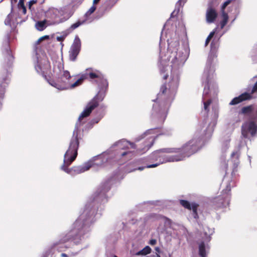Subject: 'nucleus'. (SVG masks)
<instances>
[{"label":"nucleus","mask_w":257,"mask_h":257,"mask_svg":"<svg viewBox=\"0 0 257 257\" xmlns=\"http://www.w3.org/2000/svg\"><path fill=\"white\" fill-rule=\"evenodd\" d=\"M63 255L66 256V255L65 254H63Z\"/></svg>","instance_id":"nucleus-46"},{"label":"nucleus","mask_w":257,"mask_h":257,"mask_svg":"<svg viewBox=\"0 0 257 257\" xmlns=\"http://www.w3.org/2000/svg\"><path fill=\"white\" fill-rule=\"evenodd\" d=\"M86 79H96L95 82L102 90H106L108 87V83L104 75L99 71H93L91 69H87L86 72L73 83L72 87L81 85L83 80Z\"/></svg>","instance_id":"nucleus-4"},{"label":"nucleus","mask_w":257,"mask_h":257,"mask_svg":"<svg viewBox=\"0 0 257 257\" xmlns=\"http://www.w3.org/2000/svg\"><path fill=\"white\" fill-rule=\"evenodd\" d=\"M230 189L227 187L226 189L222 191L221 195L213 199L212 206L214 210H217L229 206L230 198Z\"/></svg>","instance_id":"nucleus-8"},{"label":"nucleus","mask_w":257,"mask_h":257,"mask_svg":"<svg viewBox=\"0 0 257 257\" xmlns=\"http://www.w3.org/2000/svg\"><path fill=\"white\" fill-rule=\"evenodd\" d=\"M71 76L70 72L67 70H64L63 74L59 77L56 81H48L49 83L60 90H64L67 89L73 88L75 87H72L74 83H71L70 80Z\"/></svg>","instance_id":"nucleus-6"},{"label":"nucleus","mask_w":257,"mask_h":257,"mask_svg":"<svg viewBox=\"0 0 257 257\" xmlns=\"http://www.w3.org/2000/svg\"><path fill=\"white\" fill-rule=\"evenodd\" d=\"M81 48V41L78 37L75 39L74 42L69 51V58L72 61H75L79 53Z\"/></svg>","instance_id":"nucleus-15"},{"label":"nucleus","mask_w":257,"mask_h":257,"mask_svg":"<svg viewBox=\"0 0 257 257\" xmlns=\"http://www.w3.org/2000/svg\"><path fill=\"white\" fill-rule=\"evenodd\" d=\"M231 1H225L221 7V12L222 20L220 22V28L222 29L227 24L228 20V16L225 12V8L230 3Z\"/></svg>","instance_id":"nucleus-19"},{"label":"nucleus","mask_w":257,"mask_h":257,"mask_svg":"<svg viewBox=\"0 0 257 257\" xmlns=\"http://www.w3.org/2000/svg\"><path fill=\"white\" fill-rule=\"evenodd\" d=\"M37 1H29V8H30L31 7L36 4L37 3Z\"/></svg>","instance_id":"nucleus-35"},{"label":"nucleus","mask_w":257,"mask_h":257,"mask_svg":"<svg viewBox=\"0 0 257 257\" xmlns=\"http://www.w3.org/2000/svg\"><path fill=\"white\" fill-rule=\"evenodd\" d=\"M180 204L185 209H187L189 210H192L193 212V216L194 218L197 219L198 218V208L199 206V205L196 202L190 203L189 201L181 199L179 200Z\"/></svg>","instance_id":"nucleus-14"},{"label":"nucleus","mask_w":257,"mask_h":257,"mask_svg":"<svg viewBox=\"0 0 257 257\" xmlns=\"http://www.w3.org/2000/svg\"><path fill=\"white\" fill-rule=\"evenodd\" d=\"M181 2H182V1H178V3H177V4H178L179 5H181Z\"/></svg>","instance_id":"nucleus-38"},{"label":"nucleus","mask_w":257,"mask_h":257,"mask_svg":"<svg viewBox=\"0 0 257 257\" xmlns=\"http://www.w3.org/2000/svg\"><path fill=\"white\" fill-rule=\"evenodd\" d=\"M80 139V131L77 127H75L68 149L64 154L63 164L61 166V169L68 174H72V172L76 174L83 173L89 170L94 165L93 161H89L82 166H73L71 168H68L77 158L79 146V140Z\"/></svg>","instance_id":"nucleus-1"},{"label":"nucleus","mask_w":257,"mask_h":257,"mask_svg":"<svg viewBox=\"0 0 257 257\" xmlns=\"http://www.w3.org/2000/svg\"><path fill=\"white\" fill-rule=\"evenodd\" d=\"M163 79H167V78L168 77V75H167V74H165V75H164V76H163Z\"/></svg>","instance_id":"nucleus-37"},{"label":"nucleus","mask_w":257,"mask_h":257,"mask_svg":"<svg viewBox=\"0 0 257 257\" xmlns=\"http://www.w3.org/2000/svg\"><path fill=\"white\" fill-rule=\"evenodd\" d=\"M255 92H257V81L253 85L250 93L245 92L241 93L238 96L233 98L229 104L235 105L243 101L251 100L253 98L252 94Z\"/></svg>","instance_id":"nucleus-11"},{"label":"nucleus","mask_w":257,"mask_h":257,"mask_svg":"<svg viewBox=\"0 0 257 257\" xmlns=\"http://www.w3.org/2000/svg\"><path fill=\"white\" fill-rule=\"evenodd\" d=\"M128 153V152H124L121 154V156L123 157Z\"/></svg>","instance_id":"nucleus-36"},{"label":"nucleus","mask_w":257,"mask_h":257,"mask_svg":"<svg viewBox=\"0 0 257 257\" xmlns=\"http://www.w3.org/2000/svg\"><path fill=\"white\" fill-rule=\"evenodd\" d=\"M3 56V64L5 67H10L13 62L14 56L8 41L3 42L2 47Z\"/></svg>","instance_id":"nucleus-10"},{"label":"nucleus","mask_w":257,"mask_h":257,"mask_svg":"<svg viewBox=\"0 0 257 257\" xmlns=\"http://www.w3.org/2000/svg\"><path fill=\"white\" fill-rule=\"evenodd\" d=\"M151 251V248L149 246H146L143 249L139 251L137 255H147L149 254Z\"/></svg>","instance_id":"nucleus-26"},{"label":"nucleus","mask_w":257,"mask_h":257,"mask_svg":"<svg viewBox=\"0 0 257 257\" xmlns=\"http://www.w3.org/2000/svg\"><path fill=\"white\" fill-rule=\"evenodd\" d=\"M131 145L132 146V147H133V148H134V145L133 144H131Z\"/></svg>","instance_id":"nucleus-41"},{"label":"nucleus","mask_w":257,"mask_h":257,"mask_svg":"<svg viewBox=\"0 0 257 257\" xmlns=\"http://www.w3.org/2000/svg\"><path fill=\"white\" fill-rule=\"evenodd\" d=\"M234 155H235V153L233 152L232 154V156H234Z\"/></svg>","instance_id":"nucleus-40"},{"label":"nucleus","mask_w":257,"mask_h":257,"mask_svg":"<svg viewBox=\"0 0 257 257\" xmlns=\"http://www.w3.org/2000/svg\"><path fill=\"white\" fill-rule=\"evenodd\" d=\"M12 15L11 14H9L5 21V24L8 26H11V22L12 20Z\"/></svg>","instance_id":"nucleus-28"},{"label":"nucleus","mask_w":257,"mask_h":257,"mask_svg":"<svg viewBox=\"0 0 257 257\" xmlns=\"http://www.w3.org/2000/svg\"><path fill=\"white\" fill-rule=\"evenodd\" d=\"M157 243V241L155 239H151L150 241V244L154 245H155Z\"/></svg>","instance_id":"nucleus-32"},{"label":"nucleus","mask_w":257,"mask_h":257,"mask_svg":"<svg viewBox=\"0 0 257 257\" xmlns=\"http://www.w3.org/2000/svg\"><path fill=\"white\" fill-rule=\"evenodd\" d=\"M170 56L169 60L171 61L173 67H178L185 62V58L181 56L176 51L172 52Z\"/></svg>","instance_id":"nucleus-16"},{"label":"nucleus","mask_w":257,"mask_h":257,"mask_svg":"<svg viewBox=\"0 0 257 257\" xmlns=\"http://www.w3.org/2000/svg\"><path fill=\"white\" fill-rule=\"evenodd\" d=\"M104 98V94L98 92L87 104L85 108L79 116L78 120L80 121L83 118L90 115L92 111L99 106L100 102L102 101Z\"/></svg>","instance_id":"nucleus-7"},{"label":"nucleus","mask_w":257,"mask_h":257,"mask_svg":"<svg viewBox=\"0 0 257 257\" xmlns=\"http://www.w3.org/2000/svg\"><path fill=\"white\" fill-rule=\"evenodd\" d=\"M254 120H251L249 123L242 124L241 126V135L244 138H248L250 133L251 136H254L256 133L257 126Z\"/></svg>","instance_id":"nucleus-12"},{"label":"nucleus","mask_w":257,"mask_h":257,"mask_svg":"<svg viewBox=\"0 0 257 257\" xmlns=\"http://www.w3.org/2000/svg\"><path fill=\"white\" fill-rule=\"evenodd\" d=\"M179 12V10L176 12V10H174L172 13H171V18H173L174 17L175 15H176L177 14V13H178Z\"/></svg>","instance_id":"nucleus-34"},{"label":"nucleus","mask_w":257,"mask_h":257,"mask_svg":"<svg viewBox=\"0 0 257 257\" xmlns=\"http://www.w3.org/2000/svg\"><path fill=\"white\" fill-rule=\"evenodd\" d=\"M239 114L248 115L250 119L257 122V109L255 110L252 104L242 107Z\"/></svg>","instance_id":"nucleus-13"},{"label":"nucleus","mask_w":257,"mask_h":257,"mask_svg":"<svg viewBox=\"0 0 257 257\" xmlns=\"http://www.w3.org/2000/svg\"><path fill=\"white\" fill-rule=\"evenodd\" d=\"M35 69L38 73L41 74L45 79L47 80V75L51 72V65L46 56L38 59Z\"/></svg>","instance_id":"nucleus-9"},{"label":"nucleus","mask_w":257,"mask_h":257,"mask_svg":"<svg viewBox=\"0 0 257 257\" xmlns=\"http://www.w3.org/2000/svg\"><path fill=\"white\" fill-rule=\"evenodd\" d=\"M46 20L38 21L36 24L37 29L39 31H43L46 27Z\"/></svg>","instance_id":"nucleus-21"},{"label":"nucleus","mask_w":257,"mask_h":257,"mask_svg":"<svg viewBox=\"0 0 257 257\" xmlns=\"http://www.w3.org/2000/svg\"><path fill=\"white\" fill-rule=\"evenodd\" d=\"M84 21H82V22H81V21H78L76 23L72 24L70 27L69 28V30H70V31H73L74 29H76L77 28H78V27H79L80 25H81L82 24H83L84 23Z\"/></svg>","instance_id":"nucleus-27"},{"label":"nucleus","mask_w":257,"mask_h":257,"mask_svg":"<svg viewBox=\"0 0 257 257\" xmlns=\"http://www.w3.org/2000/svg\"><path fill=\"white\" fill-rule=\"evenodd\" d=\"M49 39H50V37L48 35H45V36H43L40 37L35 42V46H34L35 51L37 53V46L39 45L41 42H42L43 41L45 40H49Z\"/></svg>","instance_id":"nucleus-24"},{"label":"nucleus","mask_w":257,"mask_h":257,"mask_svg":"<svg viewBox=\"0 0 257 257\" xmlns=\"http://www.w3.org/2000/svg\"><path fill=\"white\" fill-rule=\"evenodd\" d=\"M211 103V99H208L204 102V108L207 112L209 111L208 107H209V105H210Z\"/></svg>","instance_id":"nucleus-29"},{"label":"nucleus","mask_w":257,"mask_h":257,"mask_svg":"<svg viewBox=\"0 0 257 257\" xmlns=\"http://www.w3.org/2000/svg\"><path fill=\"white\" fill-rule=\"evenodd\" d=\"M99 2V1H93V6L85 13V16L86 17H89L92 13L94 12L96 9L95 5L98 4Z\"/></svg>","instance_id":"nucleus-25"},{"label":"nucleus","mask_w":257,"mask_h":257,"mask_svg":"<svg viewBox=\"0 0 257 257\" xmlns=\"http://www.w3.org/2000/svg\"><path fill=\"white\" fill-rule=\"evenodd\" d=\"M167 219L169 221H171L170 219H169L168 218H167Z\"/></svg>","instance_id":"nucleus-43"},{"label":"nucleus","mask_w":257,"mask_h":257,"mask_svg":"<svg viewBox=\"0 0 257 257\" xmlns=\"http://www.w3.org/2000/svg\"><path fill=\"white\" fill-rule=\"evenodd\" d=\"M160 135H157L155 137H149L147 138L144 142V147L142 148H139L138 151L141 154L145 153L148 151L155 143L156 139Z\"/></svg>","instance_id":"nucleus-17"},{"label":"nucleus","mask_w":257,"mask_h":257,"mask_svg":"<svg viewBox=\"0 0 257 257\" xmlns=\"http://www.w3.org/2000/svg\"><path fill=\"white\" fill-rule=\"evenodd\" d=\"M225 165L226 166V167H227V164L225 163Z\"/></svg>","instance_id":"nucleus-44"},{"label":"nucleus","mask_w":257,"mask_h":257,"mask_svg":"<svg viewBox=\"0 0 257 257\" xmlns=\"http://www.w3.org/2000/svg\"><path fill=\"white\" fill-rule=\"evenodd\" d=\"M214 34H215L214 32H211L209 34V35L207 37V39H206V41H205V46H207L209 44V43L211 39L214 36Z\"/></svg>","instance_id":"nucleus-30"},{"label":"nucleus","mask_w":257,"mask_h":257,"mask_svg":"<svg viewBox=\"0 0 257 257\" xmlns=\"http://www.w3.org/2000/svg\"><path fill=\"white\" fill-rule=\"evenodd\" d=\"M157 257H161V256L159 254H157Z\"/></svg>","instance_id":"nucleus-42"},{"label":"nucleus","mask_w":257,"mask_h":257,"mask_svg":"<svg viewBox=\"0 0 257 257\" xmlns=\"http://www.w3.org/2000/svg\"><path fill=\"white\" fill-rule=\"evenodd\" d=\"M113 257H118L116 255H114Z\"/></svg>","instance_id":"nucleus-45"},{"label":"nucleus","mask_w":257,"mask_h":257,"mask_svg":"<svg viewBox=\"0 0 257 257\" xmlns=\"http://www.w3.org/2000/svg\"><path fill=\"white\" fill-rule=\"evenodd\" d=\"M100 119H98V118H95V119H93L92 120H91V122L92 123H97L99 122Z\"/></svg>","instance_id":"nucleus-33"},{"label":"nucleus","mask_w":257,"mask_h":257,"mask_svg":"<svg viewBox=\"0 0 257 257\" xmlns=\"http://www.w3.org/2000/svg\"><path fill=\"white\" fill-rule=\"evenodd\" d=\"M178 85V80L172 79L168 84H164L161 87L158 97L165 100L156 102L153 105V109L156 113L161 114L164 118L166 117L171 103L174 98Z\"/></svg>","instance_id":"nucleus-2"},{"label":"nucleus","mask_w":257,"mask_h":257,"mask_svg":"<svg viewBox=\"0 0 257 257\" xmlns=\"http://www.w3.org/2000/svg\"><path fill=\"white\" fill-rule=\"evenodd\" d=\"M199 254L201 257H206L205 246L204 242H201L199 246Z\"/></svg>","instance_id":"nucleus-20"},{"label":"nucleus","mask_w":257,"mask_h":257,"mask_svg":"<svg viewBox=\"0 0 257 257\" xmlns=\"http://www.w3.org/2000/svg\"><path fill=\"white\" fill-rule=\"evenodd\" d=\"M143 169V168L139 167V170H142Z\"/></svg>","instance_id":"nucleus-39"},{"label":"nucleus","mask_w":257,"mask_h":257,"mask_svg":"<svg viewBox=\"0 0 257 257\" xmlns=\"http://www.w3.org/2000/svg\"><path fill=\"white\" fill-rule=\"evenodd\" d=\"M67 36V34L61 36H58L56 38V39L58 41L63 42L65 40L66 37Z\"/></svg>","instance_id":"nucleus-31"},{"label":"nucleus","mask_w":257,"mask_h":257,"mask_svg":"<svg viewBox=\"0 0 257 257\" xmlns=\"http://www.w3.org/2000/svg\"><path fill=\"white\" fill-rule=\"evenodd\" d=\"M203 146V143L201 139H193L186 143L182 148H175L178 150L174 153H179V155H175L176 158H181V161L196 153Z\"/></svg>","instance_id":"nucleus-3"},{"label":"nucleus","mask_w":257,"mask_h":257,"mask_svg":"<svg viewBox=\"0 0 257 257\" xmlns=\"http://www.w3.org/2000/svg\"><path fill=\"white\" fill-rule=\"evenodd\" d=\"M25 1H19L18 4V8L19 11L21 12L22 14L25 15L27 12V9L24 4Z\"/></svg>","instance_id":"nucleus-22"},{"label":"nucleus","mask_w":257,"mask_h":257,"mask_svg":"<svg viewBox=\"0 0 257 257\" xmlns=\"http://www.w3.org/2000/svg\"><path fill=\"white\" fill-rule=\"evenodd\" d=\"M178 150L175 148H163L156 151H154L152 154V158L156 161L159 160V163L148 165L147 168H155L158 166L160 164L166 162L179 161L181 158H176L175 155L168 156L164 155L165 153H174L178 152Z\"/></svg>","instance_id":"nucleus-5"},{"label":"nucleus","mask_w":257,"mask_h":257,"mask_svg":"<svg viewBox=\"0 0 257 257\" xmlns=\"http://www.w3.org/2000/svg\"><path fill=\"white\" fill-rule=\"evenodd\" d=\"M216 48L215 46V44L213 42L211 44V52L209 56V59H213L214 58H216Z\"/></svg>","instance_id":"nucleus-23"},{"label":"nucleus","mask_w":257,"mask_h":257,"mask_svg":"<svg viewBox=\"0 0 257 257\" xmlns=\"http://www.w3.org/2000/svg\"><path fill=\"white\" fill-rule=\"evenodd\" d=\"M218 14L215 9L209 6L206 13V20L208 23L214 22L217 17Z\"/></svg>","instance_id":"nucleus-18"}]
</instances>
